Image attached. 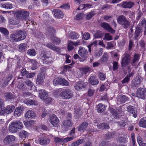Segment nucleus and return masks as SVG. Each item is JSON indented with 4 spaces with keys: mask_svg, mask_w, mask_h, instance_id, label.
I'll return each mask as SVG.
<instances>
[{
    "mask_svg": "<svg viewBox=\"0 0 146 146\" xmlns=\"http://www.w3.org/2000/svg\"><path fill=\"white\" fill-rule=\"evenodd\" d=\"M128 100V98L125 95H120L118 96L117 100L121 103H124Z\"/></svg>",
    "mask_w": 146,
    "mask_h": 146,
    "instance_id": "nucleus-24",
    "label": "nucleus"
},
{
    "mask_svg": "<svg viewBox=\"0 0 146 146\" xmlns=\"http://www.w3.org/2000/svg\"><path fill=\"white\" fill-rule=\"evenodd\" d=\"M103 52V49L101 48L99 51L96 52L95 55L96 57H100L102 54Z\"/></svg>",
    "mask_w": 146,
    "mask_h": 146,
    "instance_id": "nucleus-62",
    "label": "nucleus"
},
{
    "mask_svg": "<svg viewBox=\"0 0 146 146\" xmlns=\"http://www.w3.org/2000/svg\"><path fill=\"white\" fill-rule=\"evenodd\" d=\"M98 76L100 79L102 80H104L106 77V75L102 72L99 73Z\"/></svg>",
    "mask_w": 146,
    "mask_h": 146,
    "instance_id": "nucleus-59",
    "label": "nucleus"
},
{
    "mask_svg": "<svg viewBox=\"0 0 146 146\" xmlns=\"http://www.w3.org/2000/svg\"><path fill=\"white\" fill-rule=\"evenodd\" d=\"M97 108L98 112L100 113L104 111L105 109V106L101 103L97 105Z\"/></svg>",
    "mask_w": 146,
    "mask_h": 146,
    "instance_id": "nucleus-34",
    "label": "nucleus"
},
{
    "mask_svg": "<svg viewBox=\"0 0 146 146\" xmlns=\"http://www.w3.org/2000/svg\"><path fill=\"white\" fill-rule=\"evenodd\" d=\"M84 142V139H79L76 141L72 143V146H78L80 144L83 143Z\"/></svg>",
    "mask_w": 146,
    "mask_h": 146,
    "instance_id": "nucleus-35",
    "label": "nucleus"
},
{
    "mask_svg": "<svg viewBox=\"0 0 146 146\" xmlns=\"http://www.w3.org/2000/svg\"><path fill=\"white\" fill-rule=\"evenodd\" d=\"M15 16L19 20L22 21H26L29 17V13L26 11H18L15 13Z\"/></svg>",
    "mask_w": 146,
    "mask_h": 146,
    "instance_id": "nucleus-3",
    "label": "nucleus"
},
{
    "mask_svg": "<svg viewBox=\"0 0 146 146\" xmlns=\"http://www.w3.org/2000/svg\"><path fill=\"white\" fill-rule=\"evenodd\" d=\"M39 96L41 99L45 100L48 97V95L44 90H39Z\"/></svg>",
    "mask_w": 146,
    "mask_h": 146,
    "instance_id": "nucleus-21",
    "label": "nucleus"
},
{
    "mask_svg": "<svg viewBox=\"0 0 146 146\" xmlns=\"http://www.w3.org/2000/svg\"><path fill=\"white\" fill-rule=\"evenodd\" d=\"M4 104L3 100L0 99V115H2L4 113Z\"/></svg>",
    "mask_w": 146,
    "mask_h": 146,
    "instance_id": "nucleus-40",
    "label": "nucleus"
},
{
    "mask_svg": "<svg viewBox=\"0 0 146 146\" xmlns=\"http://www.w3.org/2000/svg\"><path fill=\"white\" fill-rule=\"evenodd\" d=\"M103 35L101 31H97L94 34V37L95 38H102Z\"/></svg>",
    "mask_w": 146,
    "mask_h": 146,
    "instance_id": "nucleus-44",
    "label": "nucleus"
},
{
    "mask_svg": "<svg viewBox=\"0 0 146 146\" xmlns=\"http://www.w3.org/2000/svg\"><path fill=\"white\" fill-rule=\"evenodd\" d=\"M113 38L111 36L110 34L106 33L105 35L104 38H103L104 40H112Z\"/></svg>",
    "mask_w": 146,
    "mask_h": 146,
    "instance_id": "nucleus-55",
    "label": "nucleus"
},
{
    "mask_svg": "<svg viewBox=\"0 0 146 146\" xmlns=\"http://www.w3.org/2000/svg\"><path fill=\"white\" fill-rule=\"evenodd\" d=\"M54 141L56 143H63L64 141L63 138H60L58 137H55L54 139Z\"/></svg>",
    "mask_w": 146,
    "mask_h": 146,
    "instance_id": "nucleus-56",
    "label": "nucleus"
},
{
    "mask_svg": "<svg viewBox=\"0 0 146 146\" xmlns=\"http://www.w3.org/2000/svg\"><path fill=\"white\" fill-rule=\"evenodd\" d=\"M52 62V58L50 57H47L44 60V63L48 64H50Z\"/></svg>",
    "mask_w": 146,
    "mask_h": 146,
    "instance_id": "nucleus-52",
    "label": "nucleus"
},
{
    "mask_svg": "<svg viewBox=\"0 0 146 146\" xmlns=\"http://www.w3.org/2000/svg\"><path fill=\"white\" fill-rule=\"evenodd\" d=\"M141 29L139 27H137L134 34V39H136L137 37L139 36L141 31Z\"/></svg>",
    "mask_w": 146,
    "mask_h": 146,
    "instance_id": "nucleus-38",
    "label": "nucleus"
},
{
    "mask_svg": "<svg viewBox=\"0 0 146 146\" xmlns=\"http://www.w3.org/2000/svg\"><path fill=\"white\" fill-rule=\"evenodd\" d=\"M108 59V55L106 52L104 53L102 58L100 60V61L101 63H103L106 62Z\"/></svg>",
    "mask_w": 146,
    "mask_h": 146,
    "instance_id": "nucleus-37",
    "label": "nucleus"
},
{
    "mask_svg": "<svg viewBox=\"0 0 146 146\" xmlns=\"http://www.w3.org/2000/svg\"><path fill=\"white\" fill-rule=\"evenodd\" d=\"M127 111L133 114V116L135 118L137 116V112L136 108L133 106H129L127 108Z\"/></svg>",
    "mask_w": 146,
    "mask_h": 146,
    "instance_id": "nucleus-16",
    "label": "nucleus"
},
{
    "mask_svg": "<svg viewBox=\"0 0 146 146\" xmlns=\"http://www.w3.org/2000/svg\"><path fill=\"white\" fill-rule=\"evenodd\" d=\"M74 45V42L70 41L68 45V49L69 51L72 50L74 49L73 45Z\"/></svg>",
    "mask_w": 146,
    "mask_h": 146,
    "instance_id": "nucleus-53",
    "label": "nucleus"
},
{
    "mask_svg": "<svg viewBox=\"0 0 146 146\" xmlns=\"http://www.w3.org/2000/svg\"><path fill=\"white\" fill-rule=\"evenodd\" d=\"M28 132L24 130H21L19 133V135L20 137L22 139L25 138L28 136Z\"/></svg>",
    "mask_w": 146,
    "mask_h": 146,
    "instance_id": "nucleus-36",
    "label": "nucleus"
},
{
    "mask_svg": "<svg viewBox=\"0 0 146 146\" xmlns=\"http://www.w3.org/2000/svg\"><path fill=\"white\" fill-rule=\"evenodd\" d=\"M15 139V136L12 135H8L4 139V143L5 145H8L14 141Z\"/></svg>",
    "mask_w": 146,
    "mask_h": 146,
    "instance_id": "nucleus-14",
    "label": "nucleus"
},
{
    "mask_svg": "<svg viewBox=\"0 0 146 146\" xmlns=\"http://www.w3.org/2000/svg\"><path fill=\"white\" fill-rule=\"evenodd\" d=\"M140 57V56L138 54H135L131 61V54H130L125 52L121 58L122 60L121 64L122 67H126L130 62L132 66H135L136 63L138 61Z\"/></svg>",
    "mask_w": 146,
    "mask_h": 146,
    "instance_id": "nucleus-1",
    "label": "nucleus"
},
{
    "mask_svg": "<svg viewBox=\"0 0 146 146\" xmlns=\"http://www.w3.org/2000/svg\"><path fill=\"white\" fill-rule=\"evenodd\" d=\"M9 130L11 132L15 133L18 131V129L13 122H12L9 125Z\"/></svg>",
    "mask_w": 146,
    "mask_h": 146,
    "instance_id": "nucleus-30",
    "label": "nucleus"
},
{
    "mask_svg": "<svg viewBox=\"0 0 146 146\" xmlns=\"http://www.w3.org/2000/svg\"><path fill=\"white\" fill-rule=\"evenodd\" d=\"M52 12L55 17L58 18H62L64 16L63 12L59 9H54Z\"/></svg>",
    "mask_w": 146,
    "mask_h": 146,
    "instance_id": "nucleus-15",
    "label": "nucleus"
},
{
    "mask_svg": "<svg viewBox=\"0 0 146 146\" xmlns=\"http://www.w3.org/2000/svg\"><path fill=\"white\" fill-rule=\"evenodd\" d=\"M86 86V83L82 81L77 82L74 86L75 89L77 90H80L84 88Z\"/></svg>",
    "mask_w": 146,
    "mask_h": 146,
    "instance_id": "nucleus-11",
    "label": "nucleus"
},
{
    "mask_svg": "<svg viewBox=\"0 0 146 146\" xmlns=\"http://www.w3.org/2000/svg\"><path fill=\"white\" fill-rule=\"evenodd\" d=\"M59 96L64 99H69L73 96V94L70 90L62 91L59 94Z\"/></svg>",
    "mask_w": 146,
    "mask_h": 146,
    "instance_id": "nucleus-7",
    "label": "nucleus"
},
{
    "mask_svg": "<svg viewBox=\"0 0 146 146\" xmlns=\"http://www.w3.org/2000/svg\"><path fill=\"white\" fill-rule=\"evenodd\" d=\"M15 108V106L14 105H9L6 106L3 111L4 113L9 114L12 112Z\"/></svg>",
    "mask_w": 146,
    "mask_h": 146,
    "instance_id": "nucleus-25",
    "label": "nucleus"
},
{
    "mask_svg": "<svg viewBox=\"0 0 146 146\" xmlns=\"http://www.w3.org/2000/svg\"><path fill=\"white\" fill-rule=\"evenodd\" d=\"M35 114L33 111L29 110L26 113L25 117L28 118H35Z\"/></svg>",
    "mask_w": 146,
    "mask_h": 146,
    "instance_id": "nucleus-26",
    "label": "nucleus"
},
{
    "mask_svg": "<svg viewBox=\"0 0 146 146\" xmlns=\"http://www.w3.org/2000/svg\"><path fill=\"white\" fill-rule=\"evenodd\" d=\"M111 113L113 114L115 118L116 119H118L119 117L117 116L118 113L114 109L112 108L110 109Z\"/></svg>",
    "mask_w": 146,
    "mask_h": 146,
    "instance_id": "nucleus-49",
    "label": "nucleus"
},
{
    "mask_svg": "<svg viewBox=\"0 0 146 146\" xmlns=\"http://www.w3.org/2000/svg\"><path fill=\"white\" fill-rule=\"evenodd\" d=\"M139 124L140 127L146 128V117L142 118L139 121Z\"/></svg>",
    "mask_w": 146,
    "mask_h": 146,
    "instance_id": "nucleus-33",
    "label": "nucleus"
},
{
    "mask_svg": "<svg viewBox=\"0 0 146 146\" xmlns=\"http://www.w3.org/2000/svg\"><path fill=\"white\" fill-rule=\"evenodd\" d=\"M75 110L74 111L75 114H76V116H77L78 117L79 116L81 115L82 114V111H81V108L80 107L78 108L77 109L75 108Z\"/></svg>",
    "mask_w": 146,
    "mask_h": 146,
    "instance_id": "nucleus-51",
    "label": "nucleus"
},
{
    "mask_svg": "<svg viewBox=\"0 0 146 146\" xmlns=\"http://www.w3.org/2000/svg\"><path fill=\"white\" fill-rule=\"evenodd\" d=\"M8 22L10 25H15L19 23V20L18 19L13 17H10L8 19Z\"/></svg>",
    "mask_w": 146,
    "mask_h": 146,
    "instance_id": "nucleus-22",
    "label": "nucleus"
},
{
    "mask_svg": "<svg viewBox=\"0 0 146 146\" xmlns=\"http://www.w3.org/2000/svg\"><path fill=\"white\" fill-rule=\"evenodd\" d=\"M1 7L6 9H11L13 7L12 5L9 3H5L2 5Z\"/></svg>",
    "mask_w": 146,
    "mask_h": 146,
    "instance_id": "nucleus-57",
    "label": "nucleus"
},
{
    "mask_svg": "<svg viewBox=\"0 0 146 146\" xmlns=\"http://www.w3.org/2000/svg\"><path fill=\"white\" fill-rule=\"evenodd\" d=\"M5 97L7 100H11L13 98V96L11 93L7 92L5 94Z\"/></svg>",
    "mask_w": 146,
    "mask_h": 146,
    "instance_id": "nucleus-46",
    "label": "nucleus"
},
{
    "mask_svg": "<svg viewBox=\"0 0 146 146\" xmlns=\"http://www.w3.org/2000/svg\"><path fill=\"white\" fill-rule=\"evenodd\" d=\"M88 123L86 121L83 122L80 125L78 128V131L82 133L86 130L88 125Z\"/></svg>",
    "mask_w": 146,
    "mask_h": 146,
    "instance_id": "nucleus-20",
    "label": "nucleus"
},
{
    "mask_svg": "<svg viewBox=\"0 0 146 146\" xmlns=\"http://www.w3.org/2000/svg\"><path fill=\"white\" fill-rule=\"evenodd\" d=\"M38 141L40 144L44 146L47 145L50 142V139L46 136L40 137L38 138Z\"/></svg>",
    "mask_w": 146,
    "mask_h": 146,
    "instance_id": "nucleus-9",
    "label": "nucleus"
},
{
    "mask_svg": "<svg viewBox=\"0 0 146 146\" xmlns=\"http://www.w3.org/2000/svg\"><path fill=\"white\" fill-rule=\"evenodd\" d=\"M27 54L30 56H33L36 54V52L35 49L32 48L29 49L27 51Z\"/></svg>",
    "mask_w": 146,
    "mask_h": 146,
    "instance_id": "nucleus-43",
    "label": "nucleus"
},
{
    "mask_svg": "<svg viewBox=\"0 0 146 146\" xmlns=\"http://www.w3.org/2000/svg\"><path fill=\"white\" fill-rule=\"evenodd\" d=\"M82 73L86 74L87 73L90 72L91 71V69L90 67L87 66L83 68L82 69Z\"/></svg>",
    "mask_w": 146,
    "mask_h": 146,
    "instance_id": "nucleus-45",
    "label": "nucleus"
},
{
    "mask_svg": "<svg viewBox=\"0 0 146 146\" xmlns=\"http://www.w3.org/2000/svg\"><path fill=\"white\" fill-rule=\"evenodd\" d=\"M46 46L50 49L58 52H60L61 51V50L59 48L56 47L53 43H47Z\"/></svg>",
    "mask_w": 146,
    "mask_h": 146,
    "instance_id": "nucleus-23",
    "label": "nucleus"
},
{
    "mask_svg": "<svg viewBox=\"0 0 146 146\" xmlns=\"http://www.w3.org/2000/svg\"><path fill=\"white\" fill-rule=\"evenodd\" d=\"M16 33L20 41L24 40L26 36V33L25 31H19Z\"/></svg>",
    "mask_w": 146,
    "mask_h": 146,
    "instance_id": "nucleus-17",
    "label": "nucleus"
},
{
    "mask_svg": "<svg viewBox=\"0 0 146 146\" xmlns=\"http://www.w3.org/2000/svg\"><path fill=\"white\" fill-rule=\"evenodd\" d=\"M10 40L12 42L19 41V39L16 33L11 35L10 37Z\"/></svg>",
    "mask_w": 146,
    "mask_h": 146,
    "instance_id": "nucleus-31",
    "label": "nucleus"
},
{
    "mask_svg": "<svg viewBox=\"0 0 146 146\" xmlns=\"http://www.w3.org/2000/svg\"><path fill=\"white\" fill-rule=\"evenodd\" d=\"M44 70L45 69L43 67L41 68V72L38 74L37 76L36 81V84L41 85L43 83V80L45 78L44 73Z\"/></svg>",
    "mask_w": 146,
    "mask_h": 146,
    "instance_id": "nucleus-5",
    "label": "nucleus"
},
{
    "mask_svg": "<svg viewBox=\"0 0 146 146\" xmlns=\"http://www.w3.org/2000/svg\"><path fill=\"white\" fill-rule=\"evenodd\" d=\"M25 83L27 85L30 87V88H31L33 85L32 82L29 80L25 81Z\"/></svg>",
    "mask_w": 146,
    "mask_h": 146,
    "instance_id": "nucleus-64",
    "label": "nucleus"
},
{
    "mask_svg": "<svg viewBox=\"0 0 146 146\" xmlns=\"http://www.w3.org/2000/svg\"><path fill=\"white\" fill-rule=\"evenodd\" d=\"M89 83L93 85L97 84L99 81L96 77L94 76H91L88 80Z\"/></svg>",
    "mask_w": 146,
    "mask_h": 146,
    "instance_id": "nucleus-19",
    "label": "nucleus"
},
{
    "mask_svg": "<svg viewBox=\"0 0 146 146\" xmlns=\"http://www.w3.org/2000/svg\"><path fill=\"white\" fill-rule=\"evenodd\" d=\"M134 4V3L132 2L126 1L122 3V6L124 8L130 9L132 8Z\"/></svg>",
    "mask_w": 146,
    "mask_h": 146,
    "instance_id": "nucleus-18",
    "label": "nucleus"
},
{
    "mask_svg": "<svg viewBox=\"0 0 146 146\" xmlns=\"http://www.w3.org/2000/svg\"><path fill=\"white\" fill-rule=\"evenodd\" d=\"M136 95L139 98L146 99V88H139L137 90Z\"/></svg>",
    "mask_w": 146,
    "mask_h": 146,
    "instance_id": "nucleus-6",
    "label": "nucleus"
},
{
    "mask_svg": "<svg viewBox=\"0 0 146 146\" xmlns=\"http://www.w3.org/2000/svg\"><path fill=\"white\" fill-rule=\"evenodd\" d=\"M141 82V78L139 76H137L131 82V88L137 89L140 85Z\"/></svg>",
    "mask_w": 146,
    "mask_h": 146,
    "instance_id": "nucleus-8",
    "label": "nucleus"
},
{
    "mask_svg": "<svg viewBox=\"0 0 146 146\" xmlns=\"http://www.w3.org/2000/svg\"><path fill=\"white\" fill-rule=\"evenodd\" d=\"M60 84L62 85L67 86L68 85L69 82L64 79L60 78Z\"/></svg>",
    "mask_w": 146,
    "mask_h": 146,
    "instance_id": "nucleus-54",
    "label": "nucleus"
},
{
    "mask_svg": "<svg viewBox=\"0 0 146 146\" xmlns=\"http://www.w3.org/2000/svg\"><path fill=\"white\" fill-rule=\"evenodd\" d=\"M113 71H115L118 69L119 68V65L117 62L113 61Z\"/></svg>",
    "mask_w": 146,
    "mask_h": 146,
    "instance_id": "nucleus-60",
    "label": "nucleus"
},
{
    "mask_svg": "<svg viewBox=\"0 0 146 146\" xmlns=\"http://www.w3.org/2000/svg\"><path fill=\"white\" fill-rule=\"evenodd\" d=\"M115 42L114 41L108 42L106 46V48L108 49H110L114 47L115 44Z\"/></svg>",
    "mask_w": 146,
    "mask_h": 146,
    "instance_id": "nucleus-48",
    "label": "nucleus"
},
{
    "mask_svg": "<svg viewBox=\"0 0 146 146\" xmlns=\"http://www.w3.org/2000/svg\"><path fill=\"white\" fill-rule=\"evenodd\" d=\"M117 22L125 29L130 27L131 22L128 20L126 17L123 15L119 16L117 19Z\"/></svg>",
    "mask_w": 146,
    "mask_h": 146,
    "instance_id": "nucleus-2",
    "label": "nucleus"
},
{
    "mask_svg": "<svg viewBox=\"0 0 146 146\" xmlns=\"http://www.w3.org/2000/svg\"><path fill=\"white\" fill-rule=\"evenodd\" d=\"M60 78H56L53 81V84L55 86L58 84H60Z\"/></svg>",
    "mask_w": 146,
    "mask_h": 146,
    "instance_id": "nucleus-58",
    "label": "nucleus"
},
{
    "mask_svg": "<svg viewBox=\"0 0 146 146\" xmlns=\"http://www.w3.org/2000/svg\"><path fill=\"white\" fill-rule=\"evenodd\" d=\"M74 138V137H67L63 138V143H65L69 141H71Z\"/></svg>",
    "mask_w": 146,
    "mask_h": 146,
    "instance_id": "nucleus-61",
    "label": "nucleus"
},
{
    "mask_svg": "<svg viewBox=\"0 0 146 146\" xmlns=\"http://www.w3.org/2000/svg\"><path fill=\"white\" fill-rule=\"evenodd\" d=\"M98 127L99 129H108L109 128V126L108 124L105 123H101L98 125Z\"/></svg>",
    "mask_w": 146,
    "mask_h": 146,
    "instance_id": "nucleus-41",
    "label": "nucleus"
},
{
    "mask_svg": "<svg viewBox=\"0 0 146 146\" xmlns=\"http://www.w3.org/2000/svg\"><path fill=\"white\" fill-rule=\"evenodd\" d=\"M23 112V109L21 107H17L14 112V115L16 117L20 116Z\"/></svg>",
    "mask_w": 146,
    "mask_h": 146,
    "instance_id": "nucleus-27",
    "label": "nucleus"
},
{
    "mask_svg": "<svg viewBox=\"0 0 146 146\" xmlns=\"http://www.w3.org/2000/svg\"><path fill=\"white\" fill-rule=\"evenodd\" d=\"M78 53L81 56V59H80L81 62L86 60L88 56L87 50L82 46L80 47Z\"/></svg>",
    "mask_w": 146,
    "mask_h": 146,
    "instance_id": "nucleus-4",
    "label": "nucleus"
},
{
    "mask_svg": "<svg viewBox=\"0 0 146 146\" xmlns=\"http://www.w3.org/2000/svg\"><path fill=\"white\" fill-rule=\"evenodd\" d=\"M96 14V13L94 11L89 12L87 14L86 18L87 20H89Z\"/></svg>",
    "mask_w": 146,
    "mask_h": 146,
    "instance_id": "nucleus-47",
    "label": "nucleus"
},
{
    "mask_svg": "<svg viewBox=\"0 0 146 146\" xmlns=\"http://www.w3.org/2000/svg\"><path fill=\"white\" fill-rule=\"evenodd\" d=\"M0 31L5 36L8 35L9 34L8 31L5 28L0 27Z\"/></svg>",
    "mask_w": 146,
    "mask_h": 146,
    "instance_id": "nucleus-50",
    "label": "nucleus"
},
{
    "mask_svg": "<svg viewBox=\"0 0 146 146\" xmlns=\"http://www.w3.org/2000/svg\"><path fill=\"white\" fill-rule=\"evenodd\" d=\"M19 48L20 51L24 52L27 49V44L25 43H21L19 45Z\"/></svg>",
    "mask_w": 146,
    "mask_h": 146,
    "instance_id": "nucleus-39",
    "label": "nucleus"
},
{
    "mask_svg": "<svg viewBox=\"0 0 146 146\" xmlns=\"http://www.w3.org/2000/svg\"><path fill=\"white\" fill-rule=\"evenodd\" d=\"M62 128L65 130H67L72 125V121L70 120H65L62 122Z\"/></svg>",
    "mask_w": 146,
    "mask_h": 146,
    "instance_id": "nucleus-13",
    "label": "nucleus"
},
{
    "mask_svg": "<svg viewBox=\"0 0 146 146\" xmlns=\"http://www.w3.org/2000/svg\"><path fill=\"white\" fill-rule=\"evenodd\" d=\"M25 103L27 104L30 105L37 106L38 105V102L36 100H32L31 99H26L24 101Z\"/></svg>",
    "mask_w": 146,
    "mask_h": 146,
    "instance_id": "nucleus-28",
    "label": "nucleus"
},
{
    "mask_svg": "<svg viewBox=\"0 0 146 146\" xmlns=\"http://www.w3.org/2000/svg\"><path fill=\"white\" fill-rule=\"evenodd\" d=\"M100 26L104 29L108 30L111 33L113 34L115 32V31L112 28L110 25L104 22L100 24Z\"/></svg>",
    "mask_w": 146,
    "mask_h": 146,
    "instance_id": "nucleus-12",
    "label": "nucleus"
},
{
    "mask_svg": "<svg viewBox=\"0 0 146 146\" xmlns=\"http://www.w3.org/2000/svg\"><path fill=\"white\" fill-rule=\"evenodd\" d=\"M59 121L58 119L55 115H50L49 121L53 126L57 127L59 125Z\"/></svg>",
    "mask_w": 146,
    "mask_h": 146,
    "instance_id": "nucleus-10",
    "label": "nucleus"
},
{
    "mask_svg": "<svg viewBox=\"0 0 146 146\" xmlns=\"http://www.w3.org/2000/svg\"><path fill=\"white\" fill-rule=\"evenodd\" d=\"M17 128L18 129H22L23 127V124L22 122L19 121H14L13 122Z\"/></svg>",
    "mask_w": 146,
    "mask_h": 146,
    "instance_id": "nucleus-42",
    "label": "nucleus"
},
{
    "mask_svg": "<svg viewBox=\"0 0 146 146\" xmlns=\"http://www.w3.org/2000/svg\"><path fill=\"white\" fill-rule=\"evenodd\" d=\"M90 36L89 33L88 32L84 33L82 35L83 38L85 40H88L89 39Z\"/></svg>",
    "mask_w": 146,
    "mask_h": 146,
    "instance_id": "nucleus-63",
    "label": "nucleus"
},
{
    "mask_svg": "<svg viewBox=\"0 0 146 146\" xmlns=\"http://www.w3.org/2000/svg\"><path fill=\"white\" fill-rule=\"evenodd\" d=\"M55 32V29L51 27H48L46 29V33L47 35L51 36Z\"/></svg>",
    "mask_w": 146,
    "mask_h": 146,
    "instance_id": "nucleus-29",
    "label": "nucleus"
},
{
    "mask_svg": "<svg viewBox=\"0 0 146 146\" xmlns=\"http://www.w3.org/2000/svg\"><path fill=\"white\" fill-rule=\"evenodd\" d=\"M79 35L77 33L74 32H71L69 34V37L72 39H77L79 36Z\"/></svg>",
    "mask_w": 146,
    "mask_h": 146,
    "instance_id": "nucleus-32",
    "label": "nucleus"
}]
</instances>
